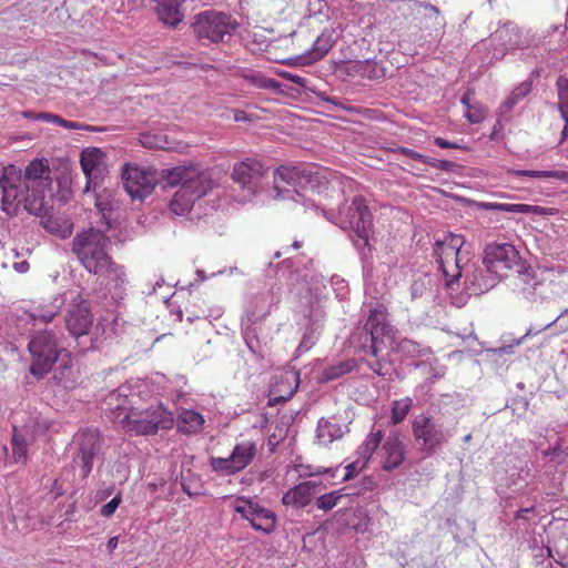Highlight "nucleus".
I'll return each instance as SVG.
<instances>
[{"label": "nucleus", "mask_w": 568, "mask_h": 568, "mask_svg": "<svg viewBox=\"0 0 568 568\" xmlns=\"http://www.w3.org/2000/svg\"><path fill=\"white\" fill-rule=\"evenodd\" d=\"M110 239L100 230L90 227L78 233L72 240V253L80 264L98 276L101 285L109 291L121 288L125 273L108 253Z\"/></svg>", "instance_id": "f257e3e1"}, {"label": "nucleus", "mask_w": 568, "mask_h": 568, "mask_svg": "<svg viewBox=\"0 0 568 568\" xmlns=\"http://www.w3.org/2000/svg\"><path fill=\"white\" fill-rule=\"evenodd\" d=\"M171 179L180 184L170 201V209L176 215L190 212L194 202L204 196L212 186L209 176L195 166L175 168Z\"/></svg>", "instance_id": "f03ea898"}, {"label": "nucleus", "mask_w": 568, "mask_h": 568, "mask_svg": "<svg viewBox=\"0 0 568 568\" xmlns=\"http://www.w3.org/2000/svg\"><path fill=\"white\" fill-rule=\"evenodd\" d=\"M121 424L130 435L146 436L171 429L174 417L163 404L156 403L145 409L131 408L121 419Z\"/></svg>", "instance_id": "7ed1b4c3"}, {"label": "nucleus", "mask_w": 568, "mask_h": 568, "mask_svg": "<svg viewBox=\"0 0 568 568\" xmlns=\"http://www.w3.org/2000/svg\"><path fill=\"white\" fill-rule=\"evenodd\" d=\"M194 36L202 42L219 43L232 36L237 22L229 13L206 10L197 13L191 24Z\"/></svg>", "instance_id": "20e7f679"}, {"label": "nucleus", "mask_w": 568, "mask_h": 568, "mask_svg": "<svg viewBox=\"0 0 568 568\" xmlns=\"http://www.w3.org/2000/svg\"><path fill=\"white\" fill-rule=\"evenodd\" d=\"M0 187L2 190V210L9 214L16 213L23 204L29 211L31 203V190L26 183L23 172L20 168L10 164L3 168L0 174Z\"/></svg>", "instance_id": "39448f33"}, {"label": "nucleus", "mask_w": 568, "mask_h": 568, "mask_svg": "<svg viewBox=\"0 0 568 568\" xmlns=\"http://www.w3.org/2000/svg\"><path fill=\"white\" fill-rule=\"evenodd\" d=\"M31 355L30 373L36 378H42L58 361L60 352L55 334L52 331L37 333L28 344Z\"/></svg>", "instance_id": "423d86ee"}, {"label": "nucleus", "mask_w": 568, "mask_h": 568, "mask_svg": "<svg viewBox=\"0 0 568 568\" xmlns=\"http://www.w3.org/2000/svg\"><path fill=\"white\" fill-rule=\"evenodd\" d=\"M312 181V172L303 165L283 164L274 171L273 182L276 199H291L300 203L302 197L297 191Z\"/></svg>", "instance_id": "0eeeda50"}, {"label": "nucleus", "mask_w": 568, "mask_h": 568, "mask_svg": "<svg viewBox=\"0 0 568 568\" xmlns=\"http://www.w3.org/2000/svg\"><path fill=\"white\" fill-rule=\"evenodd\" d=\"M464 244V236L453 233L436 242L434 253L448 286H452L462 276L459 253Z\"/></svg>", "instance_id": "6e6552de"}, {"label": "nucleus", "mask_w": 568, "mask_h": 568, "mask_svg": "<svg viewBox=\"0 0 568 568\" xmlns=\"http://www.w3.org/2000/svg\"><path fill=\"white\" fill-rule=\"evenodd\" d=\"M369 331L372 345V355L376 357L374 362H368L369 368L379 376H386L388 368L384 363L377 359L379 352V339L383 343V337H392L393 326L387 321V310L383 305H378L369 311V315L365 325Z\"/></svg>", "instance_id": "1a4fd4ad"}, {"label": "nucleus", "mask_w": 568, "mask_h": 568, "mask_svg": "<svg viewBox=\"0 0 568 568\" xmlns=\"http://www.w3.org/2000/svg\"><path fill=\"white\" fill-rule=\"evenodd\" d=\"M232 507L241 518L247 520L255 531L270 535L275 530L277 518L273 510L262 506L255 499L240 496L236 497Z\"/></svg>", "instance_id": "9d476101"}, {"label": "nucleus", "mask_w": 568, "mask_h": 568, "mask_svg": "<svg viewBox=\"0 0 568 568\" xmlns=\"http://www.w3.org/2000/svg\"><path fill=\"white\" fill-rule=\"evenodd\" d=\"M412 433L422 453L434 455L447 440L446 433L429 415H417L412 422Z\"/></svg>", "instance_id": "9b49d317"}, {"label": "nucleus", "mask_w": 568, "mask_h": 568, "mask_svg": "<svg viewBox=\"0 0 568 568\" xmlns=\"http://www.w3.org/2000/svg\"><path fill=\"white\" fill-rule=\"evenodd\" d=\"M339 219L341 227L354 231L363 245H368L373 226L372 213L362 195L354 196L352 203L341 211Z\"/></svg>", "instance_id": "f8f14e48"}, {"label": "nucleus", "mask_w": 568, "mask_h": 568, "mask_svg": "<svg viewBox=\"0 0 568 568\" xmlns=\"http://www.w3.org/2000/svg\"><path fill=\"white\" fill-rule=\"evenodd\" d=\"M484 264L487 270L498 276L506 278L515 268L521 267L520 256L516 247L509 243H493L486 246Z\"/></svg>", "instance_id": "ddd939ff"}, {"label": "nucleus", "mask_w": 568, "mask_h": 568, "mask_svg": "<svg viewBox=\"0 0 568 568\" xmlns=\"http://www.w3.org/2000/svg\"><path fill=\"white\" fill-rule=\"evenodd\" d=\"M23 175L32 196L29 212L38 215L43 209L45 191L51 186L50 169L47 162L36 159L28 164Z\"/></svg>", "instance_id": "4468645a"}, {"label": "nucleus", "mask_w": 568, "mask_h": 568, "mask_svg": "<svg viewBox=\"0 0 568 568\" xmlns=\"http://www.w3.org/2000/svg\"><path fill=\"white\" fill-rule=\"evenodd\" d=\"M256 444L245 440L236 444L229 457H211L210 465L213 471L221 476H230L245 469L255 458Z\"/></svg>", "instance_id": "2eb2a0df"}, {"label": "nucleus", "mask_w": 568, "mask_h": 568, "mask_svg": "<svg viewBox=\"0 0 568 568\" xmlns=\"http://www.w3.org/2000/svg\"><path fill=\"white\" fill-rule=\"evenodd\" d=\"M122 180L125 191L133 200L145 199L156 185L155 174L136 165L125 164L122 171Z\"/></svg>", "instance_id": "dca6fc26"}, {"label": "nucleus", "mask_w": 568, "mask_h": 568, "mask_svg": "<svg viewBox=\"0 0 568 568\" xmlns=\"http://www.w3.org/2000/svg\"><path fill=\"white\" fill-rule=\"evenodd\" d=\"M93 325V315L90 305L80 294L72 300L70 308L65 314V326L74 337L88 335Z\"/></svg>", "instance_id": "f3484780"}, {"label": "nucleus", "mask_w": 568, "mask_h": 568, "mask_svg": "<svg viewBox=\"0 0 568 568\" xmlns=\"http://www.w3.org/2000/svg\"><path fill=\"white\" fill-rule=\"evenodd\" d=\"M77 442L82 476L87 477L92 471L94 458L101 450L102 436L98 429L88 428L77 435Z\"/></svg>", "instance_id": "a211bd4d"}, {"label": "nucleus", "mask_w": 568, "mask_h": 568, "mask_svg": "<svg viewBox=\"0 0 568 568\" xmlns=\"http://www.w3.org/2000/svg\"><path fill=\"white\" fill-rule=\"evenodd\" d=\"M104 158L105 154L98 148H88L81 152L80 164L87 178L84 192L95 186L103 178L105 172Z\"/></svg>", "instance_id": "6ab92c4d"}, {"label": "nucleus", "mask_w": 568, "mask_h": 568, "mask_svg": "<svg viewBox=\"0 0 568 568\" xmlns=\"http://www.w3.org/2000/svg\"><path fill=\"white\" fill-rule=\"evenodd\" d=\"M34 442L36 433L31 426L24 425L22 428L12 426L11 450L14 464L23 466L27 464L29 446Z\"/></svg>", "instance_id": "aec40b11"}, {"label": "nucleus", "mask_w": 568, "mask_h": 568, "mask_svg": "<svg viewBox=\"0 0 568 568\" xmlns=\"http://www.w3.org/2000/svg\"><path fill=\"white\" fill-rule=\"evenodd\" d=\"M382 468L392 471L398 468L406 455L405 445L396 433L390 434L382 446Z\"/></svg>", "instance_id": "412c9836"}, {"label": "nucleus", "mask_w": 568, "mask_h": 568, "mask_svg": "<svg viewBox=\"0 0 568 568\" xmlns=\"http://www.w3.org/2000/svg\"><path fill=\"white\" fill-rule=\"evenodd\" d=\"M158 19L170 28H176L184 19L183 4L185 0H152Z\"/></svg>", "instance_id": "4be33fe9"}, {"label": "nucleus", "mask_w": 568, "mask_h": 568, "mask_svg": "<svg viewBox=\"0 0 568 568\" xmlns=\"http://www.w3.org/2000/svg\"><path fill=\"white\" fill-rule=\"evenodd\" d=\"M40 223L45 231L60 239H67L72 234L73 223L65 213L47 212L41 216Z\"/></svg>", "instance_id": "5701e85b"}, {"label": "nucleus", "mask_w": 568, "mask_h": 568, "mask_svg": "<svg viewBox=\"0 0 568 568\" xmlns=\"http://www.w3.org/2000/svg\"><path fill=\"white\" fill-rule=\"evenodd\" d=\"M264 174L263 164L256 159H245L242 162L235 163L232 172V179L242 187H247L252 184L253 179L260 178Z\"/></svg>", "instance_id": "b1692460"}, {"label": "nucleus", "mask_w": 568, "mask_h": 568, "mask_svg": "<svg viewBox=\"0 0 568 568\" xmlns=\"http://www.w3.org/2000/svg\"><path fill=\"white\" fill-rule=\"evenodd\" d=\"M316 487L317 484L315 481H302L283 495L282 503L285 506L303 508L311 503Z\"/></svg>", "instance_id": "393cba45"}, {"label": "nucleus", "mask_w": 568, "mask_h": 568, "mask_svg": "<svg viewBox=\"0 0 568 568\" xmlns=\"http://www.w3.org/2000/svg\"><path fill=\"white\" fill-rule=\"evenodd\" d=\"M475 94V90L473 88L467 89V91L462 97V104L465 106V118L471 124L481 123L487 115V108L480 102L471 103V98Z\"/></svg>", "instance_id": "a878e982"}, {"label": "nucleus", "mask_w": 568, "mask_h": 568, "mask_svg": "<svg viewBox=\"0 0 568 568\" xmlns=\"http://www.w3.org/2000/svg\"><path fill=\"white\" fill-rule=\"evenodd\" d=\"M204 425V417L192 409H184L178 418V430L182 434L192 435L201 432Z\"/></svg>", "instance_id": "bb28decb"}, {"label": "nucleus", "mask_w": 568, "mask_h": 568, "mask_svg": "<svg viewBox=\"0 0 568 568\" xmlns=\"http://www.w3.org/2000/svg\"><path fill=\"white\" fill-rule=\"evenodd\" d=\"M79 372L71 362L60 364L53 373L52 381L63 389H72L77 385Z\"/></svg>", "instance_id": "cd10ccee"}, {"label": "nucleus", "mask_w": 568, "mask_h": 568, "mask_svg": "<svg viewBox=\"0 0 568 568\" xmlns=\"http://www.w3.org/2000/svg\"><path fill=\"white\" fill-rule=\"evenodd\" d=\"M139 140L141 144L146 149H159L166 151L178 150V145L174 142L170 141L168 135L163 133H141Z\"/></svg>", "instance_id": "c85d7f7f"}, {"label": "nucleus", "mask_w": 568, "mask_h": 568, "mask_svg": "<svg viewBox=\"0 0 568 568\" xmlns=\"http://www.w3.org/2000/svg\"><path fill=\"white\" fill-rule=\"evenodd\" d=\"M333 30H324L314 41L312 50L310 51V61H317L322 59L335 43Z\"/></svg>", "instance_id": "c756f323"}, {"label": "nucleus", "mask_w": 568, "mask_h": 568, "mask_svg": "<svg viewBox=\"0 0 568 568\" xmlns=\"http://www.w3.org/2000/svg\"><path fill=\"white\" fill-rule=\"evenodd\" d=\"M241 78L258 89L276 91L281 87V84L275 79L268 78L260 71H243L241 73Z\"/></svg>", "instance_id": "7c9ffc66"}, {"label": "nucleus", "mask_w": 568, "mask_h": 568, "mask_svg": "<svg viewBox=\"0 0 568 568\" xmlns=\"http://www.w3.org/2000/svg\"><path fill=\"white\" fill-rule=\"evenodd\" d=\"M416 6L418 9H423L425 11L424 18L425 20H430L432 23H427V21L423 22L420 21V27L424 29H430V28H443L445 26V20L442 17L440 10L430 3L427 2H416Z\"/></svg>", "instance_id": "2f4dec72"}, {"label": "nucleus", "mask_w": 568, "mask_h": 568, "mask_svg": "<svg viewBox=\"0 0 568 568\" xmlns=\"http://www.w3.org/2000/svg\"><path fill=\"white\" fill-rule=\"evenodd\" d=\"M413 405L414 402L410 397L394 400L390 409V424L395 426L403 423L409 414Z\"/></svg>", "instance_id": "473e14b6"}, {"label": "nucleus", "mask_w": 568, "mask_h": 568, "mask_svg": "<svg viewBox=\"0 0 568 568\" xmlns=\"http://www.w3.org/2000/svg\"><path fill=\"white\" fill-rule=\"evenodd\" d=\"M530 89L531 87L527 82H523L517 85L509 97L500 104L499 112L501 114L510 112L511 109L530 92Z\"/></svg>", "instance_id": "72a5a7b5"}, {"label": "nucleus", "mask_w": 568, "mask_h": 568, "mask_svg": "<svg viewBox=\"0 0 568 568\" xmlns=\"http://www.w3.org/2000/svg\"><path fill=\"white\" fill-rule=\"evenodd\" d=\"M515 176H527L531 179H557L568 182L567 171H539V170H513L509 172Z\"/></svg>", "instance_id": "f704fd0d"}, {"label": "nucleus", "mask_w": 568, "mask_h": 568, "mask_svg": "<svg viewBox=\"0 0 568 568\" xmlns=\"http://www.w3.org/2000/svg\"><path fill=\"white\" fill-rule=\"evenodd\" d=\"M128 403V396L121 392V388L110 392L103 400L104 409L112 414L126 409Z\"/></svg>", "instance_id": "c9c22d12"}, {"label": "nucleus", "mask_w": 568, "mask_h": 568, "mask_svg": "<svg viewBox=\"0 0 568 568\" xmlns=\"http://www.w3.org/2000/svg\"><path fill=\"white\" fill-rule=\"evenodd\" d=\"M383 433L382 430H375L371 432L366 439L364 440L363 445L361 446L363 457L368 460L372 458L374 453L378 449L382 440H383Z\"/></svg>", "instance_id": "e433bc0d"}, {"label": "nucleus", "mask_w": 568, "mask_h": 568, "mask_svg": "<svg viewBox=\"0 0 568 568\" xmlns=\"http://www.w3.org/2000/svg\"><path fill=\"white\" fill-rule=\"evenodd\" d=\"M355 362L353 359L341 362L336 365L329 366L325 369V378L326 379H335L341 377L342 375L352 372L355 368Z\"/></svg>", "instance_id": "4c0bfd02"}, {"label": "nucleus", "mask_w": 568, "mask_h": 568, "mask_svg": "<svg viewBox=\"0 0 568 568\" xmlns=\"http://www.w3.org/2000/svg\"><path fill=\"white\" fill-rule=\"evenodd\" d=\"M345 495L342 494L339 490L331 491L328 494H324L321 497L316 499V506L317 508L328 511L333 509L341 498H343Z\"/></svg>", "instance_id": "58836bf2"}, {"label": "nucleus", "mask_w": 568, "mask_h": 568, "mask_svg": "<svg viewBox=\"0 0 568 568\" xmlns=\"http://www.w3.org/2000/svg\"><path fill=\"white\" fill-rule=\"evenodd\" d=\"M59 313V306L50 305L48 308L41 307L37 313L32 314L33 320H39L44 323L51 322Z\"/></svg>", "instance_id": "ea45409f"}, {"label": "nucleus", "mask_w": 568, "mask_h": 568, "mask_svg": "<svg viewBox=\"0 0 568 568\" xmlns=\"http://www.w3.org/2000/svg\"><path fill=\"white\" fill-rule=\"evenodd\" d=\"M374 64L375 63H373L369 60L351 62L347 65V72H348V74H357L359 77H366L367 70L369 68L374 67Z\"/></svg>", "instance_id": "a19ab883"}, {"label": "nucleus", "mask_w": 568, "mask_h": 568, "mask_svg": "<svg viewBox=\"0 0 568 568\" xmlns=\"http://www.w3.org/2000/svg\"><path fill=\"white\" fill-rule=\"evenodd\" d=\"M434 169L450 172L455 168V163L449 160H437L434 158L426 156L425 163Z\"/></svg>", "instance_id": "79ce46f5"}, {"label": "nucleus", "mask_w": 568, "mask_h": 568, "mask_svg": "<svg viewBox=\"0 0 568 568\" xmlns=\"http://www.w3.org/2000/svg\"><path fill=\"white\" fill-rule=\"evenodd\" d=\"M121 501H122L121 494H118L108 504H105L101 507L100 514L106 518L111 517L115 513V510L119 507V505L121 504Z\"/></svg>", "instance_id": "37998d69"}, {"label": "nucleus", "mask_w": 568, "mask_h": 568, "mask_svg": "<svg viewBox=\"0 0 568 568\" xmlns=\"http://www.w3.org/2000/svg\"><path fill=\"white\" fill-rule=\"evenodd\" d=\"M556 325L560 334L568 332V308L565 310L552 323L546 325L542 329Z\"/></svg>", "instance_id": "c03bdc74"}, {"label": "nucleus", "mask_w": 568, "mask_h": 568, "mask_svg": "<svg viewBox=\"0 0 568 568\" xmlns=\"http://www.w3.org/2000/svg\"><path fill=\"white\" fill-rule=\"evenodd\" d=\"M399 348L409 354L419 353L420 352V345L412 339L404 338L399 343Z\"/></svg>", "instance_id": "a18cd8bd"}, {"label": "nucleus", "mask_w": 568, "mask_h": 568, "mask_svg": "<svg viewBox=\"0 0 568 568\" xmlns=\"http://www.w3.org/2000/svg\"><path fill=\"white\" fill-rule=\"evenodd\" d=\"M521 213L524 214H537V215H547L549 214V210L538 205L523 204Z\"/></svg>", "instance_id": "49530a36"}, {"label": "nucleus", "mask_w": 568, "mask_h": 568, "mask_svg": "<svg viewBox=\"0 0 568 568\" xmlns=\"http://www.w3.org/2000/svg\"><path fill=\"white\" fill-rule=\"evenodd\" d=\"M434 143L440 149H462V150L466 149L464 145H460L456 142H449L440 136L435 138Z\"/></svg>", "instance_id": "de8ad7c7"}, {"label": "nucleus", "mask_w": 568, "mask_h": 568, "mask_svg": "<svg viewBox=\"0 0 568 568\" xmlns=\"http://www.w3.org/2000/svg\"><path fill=\"white\" fill-rule=\"evenodd\" d=\"M523 204H508V203H495L494 209L504 211V212H513V213H521Z\"/></svg>", "instance_id": "09e8293b"}, {"label": "nucleus", "mask_w": 568, "mask_h": 568, "mask_svg": "<svg viewBox=\"0 0 568 568\" xmlns=\"http://www.w3.org/2000/svg\"><path fill=\"white\" fill-rule=\"evenodd\" d=\"M399 152L405 155V156H408L413 160H417V161H420L423 163H425V159H426V155H423L418 152H416L415 150L413 149H408V148H399Z\"/></svg>", "instance_id": "8fccbe9b"}, {"label": "nucleus", "mask_w": 568, "mask_h": 568, "mask_svg": "<svg viewBox=\"0 0 568 568\" xmlns=\"http://www.w3.org/2000/svg\"><path fill=\"white\" fill-rule=\"evenodd\" d=\"M61 126H63V128H65L68 130H88V131H92L93 130L90 125L82 124V123L74 122V121H68V120H64V119H63V122H62Z\"/></svg>", "instance_id": "3c124183"}, {"label": "nucleus", "mask_w": 568, "mask_h": 568, "mask_svg": "<svg viewBox=\"0 0 568 568\" xmlns=\"http://www.w3.org/2000/svg\"><path fill=\"white\" fill-rule=\"evenodd\" d=\"M534 509H535L534 507L521 508V509H519L516 513L515 518L516 519H525L526 518V514L534 511Z\"/></svg>", "instance_id": "603ef678"}, {"label": "nucleus", "mask_w": 568, "mask_h": 568, "mask_svg": "<svg viewBox=\"0 0 568 568\" xmlns=\"http://www.w3.org/2000/svg\"><path fill=\"white\" fill-rule=\"evenodd\" d=\"M118 542H119L118 536L111 537L106 544L108 550L110 552H112L118 547Z\"/></svg>", "instance_id": "864d4df0"}, {"label": "nucleus", "mask_w": 568, "mask_h": 568, "mask_svg": "<svg viewBox=\"0 0 568 568\" xmlns=\"http://www.w3.org/2000/svg\"><path fill=\"white\" fill-rule=\"evenodd\" d=\"M51 113L48 112H39L36 114L34 120L50 122Z\"/></svg>", "instance_id": "5fc2aeb1"}, {"label": "nucleus", "mask_w": 568, "mask_h": 568, "mask_svg": "<svg viewBox=\"0 0 568 568\" xmlns=\"http://www.w3.org/2000/svg\"><path fill=\"white\" fill-rule=\"evenodd\" d=\"M346 469H347V473L344 476V480H347V479H349L353 476V473L356 470V464L355 463L349 464L346 467Z\"/></svg>", "instance_id": "6e6d98bb"}, {"label": "nucleus", "mask_w": 568, "mask_h": 568, "mask_svg": "<svg viewBox=\"0 0 568 568\" xmlns=\"http://www.w3.org/2000/svg\"><path fill=\"white\" fill-rule=\"evenodd\" d=\"M50 122L61 126L62 122H63V118H61L60 115L51 113Z\"/></svg>", "instance_id": "4d7b16f0"}, {"label": "nucleus", "mask_w": 568, "mask_h": 568, "mask_svg": "<svg viewBox=\"0 0 568 568\" xmlns=\"http://www.w3.org/2000/svg\"><path fill=\"white\" fill-rule=\"evenodd\" d=\"M298 388V376L295 377V386L294 388H292L288 393V395L286 397H283L284 399H288L293 396V394L296 392V389Z\"/></svg>", "instance_id": "13d9d810"}, {"label": "nucleus", "mask_w": 568, "mask_h": 568, "mask_svg": "<svg viewBox=\"0 0 568 568\" xmlns=\"http://www.w3.org/2000/svg\"><path fill=\"white\" fill-rule=\"evenodd\" d=\"M235 121H242L245 120V112L244 111H236L234 114Z\"/></svg>", "instance_id": "bf43d9fd"}, {"label": "nucleus", "mask_w": 568, "mask_h": 568, "mask_svg": "<svg viewBox=\"0 0 568 568\" xmlns=\"http://www.w3.org/2000/svg\"><path fill=\"white\" fill-rule=\"evenodd\" d=\"M28 267H29V264L27 262H21L20 264L17 265V270L20 272L27 271Z\"/></svg>", "instance_id": "052dcab7"}, {"label": "nucleus", "mask_w": 568, "mask_h": 568, "mask_svg": "<svg viewBox=\"0 0 568 568\" xmlns=\"http://www.w3.org/2000/svg\"><path fill=\"white\" fill-rule=\"evenodd\" d=\"M36 112H32V111H26L23 112V116L27 118V119H33L34 120V116H36Z\"/></svg>", "instance_id": "680f3d73"}, {"label": "nucleus", "mask_w": 568, "mask_h": 568, "mask_svg": "<svg viewBox=\"0 0 568 568\" xmlns=\"http://www.w3.org/2000/svg\"><path fill=\"white\" fill-rule=\"evenodd\" d=\"M562 140H565L568 136V123L566 122L565 128L561 131Z\"/></svg>", "instance_id": "e2e57ef3"}, {"label": "nucleus", "mask_w": 568, "mask_h": 568, "mask_svg": "<svg viewBox=\"0 0 568 568\" xmlns=\"http://www.w3.org/2000/svg\"><path fill=\"white\" fill-rule=\"evenodd\" d=\"M292 245H293V247H294V248H296V250H298L300 247H302V243H301L300 241H294Z\"/></svg>", "instance_id": "0e129e2a"}, {"label": "nucleus", "mask_w": 568, "mask_h": 568, "mask_svg": "<svg viewBox=\"0 0 568 568\" xmlns=\"http://www.w3.org/2000/svg\"><path fill=\"white\" fill-rule=\"evenodd\" d=\"M540 331H541V329H539V331H537V332H535V333H534L531 329H528L525 336L536 335V334H538Z\"/></svg>", "instance_id": "69168bd1"}, {"label": "nucleus", "mask_w": 568, "mask_h": 568, "mask_svg": "<svg viewBox=\"0 0 568 568\" xmlns=\"http://www.w3.org/2000/svg\"><path fill=\"white\" fill-rule=\"evenodd\" d=\"M470 440H471V435H470V434H468V435H466V436L464 437V442H465V443H468V442H470Z\"/></svg>", "instance_id": "338daca9"}, {"label": "nucleus", "mask_w": 568, "mask_h": 568, "mask_svg": "<svg viewBox=\"0 0 568 568\" xmlns=\"http://www.w3.org/2000/svg\"><path fill=\"white\" fill-rule=\"evenodd\" d=\"M292 80H293V82H295V83H300L301 78H300V77H294V78H292Z\"/></svg>", "instance_id": "774afa93"}]
</instances>
